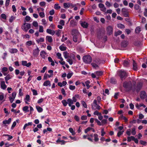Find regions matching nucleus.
<instances>
[{"mask_svg": "<svg viewBox=\"0 0 147 147\" xmlns=\"http://www.w3.org/2000/svg\"><path fill=\"white\" fill-rule=\"evenodd\" d=\"M72 34L74 35L73 40L74 42L79 43L81 41V36L77 30H73L72 31Z\"/></svg>", "mask_w": 147, "mask_h": 147, "instance_id": "obj_1", "label": "nucleus"}, {"mask_svg": "<svg viewBox=\"0 0 147 147\" xmlns=\"http://www.w3.org/2000/svg\"><path fill=\"white\" fill-rule=\"evenodd\" d=\"M117 74L120 76L122 80L125 79L127 77V74L124 70H119L117 72Z\"/></svg>", "mask_w": 147, "mask_h": 147, "instance_id": "obj_2", "label": "nucleus"}, {"mask_svg": "<svg viewBox=\"0 0 147 147\" xmlns=\"http://www.w3.org/2000/svg\"><path fill=\"white\" fill-rule=\"evenodd\" d=\"M83 61L87 64L90 63L92 61V58L89 55L84 56L83 58Z\"/></svg>", "mask_w": 147, "mask_h": 147, "instance_id": "obj_3", "label": "nucleus"}, {"mask_svg": "<svg viewBox=\"0 0 147 147\" xmlns=\"http://www.w3.org/2000/svg\"><path fill=\"white\" fill-rule=\"evenodd\" d=\"M30 24L25 22L22 26L21 28L24 31L26 32L31 27Z\"/></svg>", "mask_w": 147, "mask_h": 147, "instance_id": "obj_4", "label": "nucleus"}, {"mask_svg": "<svg viewBox=\"0 0 147 147\" xmlns=\"http://www.w3.org/2000/svg\"><path fill=\"white\" fill-rule=\"evenodd\" d=\"M123 86L124 88L127 89V91H129L131 89V81L125 82L124 83Z\"/></svg>", "mask_w": 147, "mask_h": 147, "instance_id": "obj_5", "label": "nucleus"}, {"mask_svg": "<svg viewBox=\"0 0 147 147\" xmlns=\"http://www.w3.org/2000/svg\"><path fill=\"white\" fill-rule=\"evenodd\" d=\"M40 50L39 48L37 47L36 49H34L33 51V55L34 57H37L38 55Z\"/></svg>", "mask_w": 147, "mask_h": 147, "instance_id": "obj_6", "label": "nucleus"}, {"mask_svg": "<svg viewBox=\"0 0 147 147\" xmlns=\"http://www.w3.org/2000/svg\"><path fill=\"white\" fill-rule=\"evenodd\" d=\"M40 55L41 58L45 59L47 57V53L44 51H42L40 52Z\"/></svg>", "mask_w": 147, "mask_h": 147, "instance_id": "obj_7", "label": "nucleus"}, {"mask_svg": "<svg viewBox=\"0 0 147 147\" xmlns=\"http://www.w3.org/2000/svg\"><path fill=\"white\" fill-rule=\"evenodd\" d=\"M16 95V93L15 92L12 93V96L9 97V100L11 103H12L14 101Z\"/></svg>", "mask_w": 147, "mask_h": 147, "instance_id": "obj_8", "label": "nucleus"}, {"mask_svg": "<svg viewBox=\"0 0 147 147\" xmlns=\"http://www.w3.org/2000/svg\"><path fill=\"white\" fill-rule=\"evenodd\" d=\"M22 65L26 66L28 67H30L31 65V63L30 62L27 63V61H22Z\"/></svg>", "mask_w": 147, "mask_h": 147, "instance_id": "obj_9", "label": "nucleus"}, {"mask_svg": "<svg viewBox=\"0 0 147 147\" xmlns=\"http://www.w3.org/2000/svg\"><path fill=\"white\" fill-rule=\"evenodd\" d=\"M0 85L1 88L3 90H5L7 87V86L5 84V82L3 81H1Z\"/></svg>", "mask_w": 147, "mask_h": 147, "instance_id": "obj_10", "label": "nucleus"}, {"mask_svg": "<svg viewBox=\"0 0 147 147\" xmlns=\"http://www.w3.org/2000/svg\"><path fill=\"white\" fill-rule=\"evenodd\" d=\"M146 95V94L144 91H141L140 94V97L142 99H144Z\"/></svg>", "mask_w": 147, "mask_h": 147, "instance_id": "obj_11", "label": "nucleus"}, {"mask_svg": "<svg viewBox=\"0 0 147 147\" xmlns=\"http://www.w3.org/2000/svg\"><path fill=\"white\" fill-rule=\"evenodd\" d=\"M73 59H75V58L74 55L72 56V58H69L67 60V61L68 62L70 65H71L73 63Z\"/></svg>", "mask_w": 147, "mask_h": 147, "instance_id": "obj_12", "label": "nucleus"}, {"mask_svg": "<svg viewBox=\"0 0 147 147\" xmlns=\"http://www.w3.org/2000/svg\"><path fill=\"white\" fill-rule=\"evenodd\" d=\"M113 28L112 27L109 26H108L107 28V31L109 35H111L113 32Z\"/></svg>", "mask_w": 147, "mask_h": 147, "instance_id": "obj_13", "label": "nucleus"}, {"mask_svg": "<svg viewBox=\"0 0 147 147\" xmlns=\"http://www.w3.org/2000/svg\"><path fill=\"white\" fill-rule=\"evenodd\" d=\"M121 11L125 16L127 17V16L128 9H127L125 8H122L121 9Z\"/></svg>", "mask_w": 147, "mask_h": 147, "instance_id": "obj_14", "label": "nucleus"}, {"mask_svg": "<svg viewBox=\"0 0 147 147\" xmlns=\"http://www.w3.org/2000/svg\"><path fill=\"white\" fill-rule=\"evenodd\" d=\"M142 86V83L139 82L137 85L136 91L137 92H139L141 89Z\"/></svg>", "mask_w": 147, "mask_h": 147, "instance_id": "obj_15", "label": "nucleus"}, {"mask_svg": "<svg viewBox=\"0 0 147 147\" xmlns=\"http://www.w3.org/2000/svg\"><path fill=\"white\" fill-rule=\"evenodd\" d=\"M46 40L50 43L52 42L53 41L52 37L51 36H46Z\"/></svg>", "mask_w": 147, "mask_h": 147, "instance_id": "obj_16", "label": "nucleus"}, {"mask_svg": "<svg viewBox=\"0 0 147 147\" xmlns=\"http://www.w3.org/2000/svg\"><path fill=\"white\" fill-rule=\"evenodd\" d=\"M47 32L52 35H53L55 34V31L49 29H47L46 30Z\"/></svg>", "mask_w": 147, "mask_h": 147, "instance_id": "obj_17", "label": "nucleus"}, {"mask_svg": "<svg viewBox=\"0 0 147 147\" xmlns=\"http://www.w3.org/2000/svg\"><path fill=\"white\" fill-rule=\"evenodd\" d=\"M133 69L135 71H137L138 70V66L137 64L134 60H133Z\"/></svg>", "mask_w": 147, "mask_h": 147, "instance_id": "obj_18", "label": "nucleus"}, {"mask_svg": "<svg viewBox=\"0 0 147 147\" xmlns=\"http://www.w3.org/2000/svg\"><path fill=\"white\" fill-rule=\"evenodd\" d=\"M18 51L16 49H9V52L13 54L14 53H16Z\"/></svg>", "mask_w": 147, "mask_h": 147, "instance_id": "obj_19", "label": "nucleus"}, {"mask_svg": "<svg viewBox=\"0 0 147 147\" xmlns=\"http://www.w3.org/2000/svg\"><path fill=\"white\" fill-rule=\"evenodd\" d=\"M11 119L10 118H9L8 120H5L3 121V123L4 124H9L11 123Z\"/></svg>", "mask_w": 147, "mask_h": 147, "instance_id": "obj_20", "label": "nucleus"}, {"mask_svg": "<svg viewBox=\"0 0 147 147\" xmlns=\"http://www.w3.org/2000/svg\"><path fill=\"white\" fill-rule=\"evenodd\" d=\"M130 61L129 60H125L123 61V65L125 67H127L129 65Z\"/></svg>", "mask_w": 147, "mask_h": 147, "instance_id": "obj_21", "label": "nucleus"}, {"mask_svg": "<svg viewBox=\"0 0 147 147\" xmlns=\"http://www.w3.org/2000/svg\"><path fill=\"white\" fill-rule=\"evenodd\" d=\"M56 142L57 143H61L60 144L61 145H63L65 144V143L66 142L65 141L63 140H61L60 138H59L56 141Z\"/></svg>", "mask_w": 147, "mask_h": 147, "instance_id": "obj_22", "label": "nucleus"}, {"mask_svg": "<svg viewBox=\"0 0 147 147\" xmlns=\"http://www.w3.org/2000/svg\"><path fill=\"white\" fill-rule=\"evenodd\" d=\"M59 49L61 51H64L66 50L67 47L65 46L64 44H62L59 46Z\"/></svg>", "mask_w": 147, "mask_h": 147, "instance_id": "obj_23", "label": "nucleus"}, {"mask_svg": "<svg viewBox=\"0 0 147 147\" xmlns=\"http://www.w3.org/2000/svg\"><path fill=\"white\" fill-rule=\"evenodd\" d=\"M34 43L31 40H29L27 41L26 43V45L27 46H30L32 45H34Z\"/></svg>", "mask_w": 147, "mask_h": 147, "instance_id": "obj_24", "label": "nucleus"}, {"mask_svg": "<svg viewBox=\"0 0 147 147\" xmlns=\"http://www.w3.org/2000/svg\"><path fill=\"white\" fill-rule=\"evenodd\" d=\"M67 102L69 106H71V105L73 104L74 102L71 99L69 98L67 99Z\"/></svg>", "mask_w": 147, "mask_h": 147, "instance_id": "obj_25", "label": "nucleus"}, {"mask_svg": "<svg viewBox=\"0 0 147 147\" xmlns=\"http://www.w3.org/2000/svg\"><path fill=\"white\" fill-rule=\"evenodd\" d=\"M43 86H51V82L49 80H47L43 84Z\"/></svg>", "mask_w": 147, "mask_h": 147, "instance_id": "obj_26", "label": "nucleus"}, {"mask_svg": "<svg viewBox=\"0 0 147 147\" xmlns=\"http://www.w3.org/2000/svg\"><path fill=\"white\" fill-rule=\"evenodd\" d=\"M81 25L84 28H87L88 26V23L85 22H82L81 23Z\"/></svg>", "mask_w": 147, "mask_h": 147, "instance_id": "obj_27", "label": "nucleus"}, {"mask_svg": "<svg viewBox=\"0 0 147 147\" xmlns=\"http://www.w3.org/2000/svg\"><path fill=\"white\" fill-rule=\"evenodd\" d=\"M93 134H88V137L87 138V139L90 141L92 142L93 141V140L91 138H92L93 136Z\"/></svg>", "mask_w": 147, "mask_h": 147, "instance_id": "obj_28", "label": "nucleus"}, {"mask_svg": "<svg viewBox=\"0 0 147 147\" xmlns=\"http://www.w3.org/2000/svg\"><path fill=\"white\" fill-rule=\"evenodd\" d=\"M36 108L37 111L39 113L42 112L43 111L42 108L39 106H36Z\"/></svg>", "mask_w": 147, "mask_h": 147, "instance_id": "obj_29", "label": "nucleus"}, {"mask_svg": "<svg viewBox=\"0 0 147 147\" xmlns=\"http://www.w3.org/2000/svg\"><path fill=\"white\" fill-rule=\"evenodd\" d=\"M92 108L93 109L95 110L96 108L98 110H100V107L99 105H92Z\"/></svg>", "mask_w": 147, "mask_h": 147, "instance_id": "obj_30", "label": "nucleus"}, {"mask_svg": "<svg viewBox=\"0 0 147 147\" xmlns=\"http://www.w3.org/2000/svg\"><path fill=\"white\" fill-rule=\"evenodd\" d=\"M93 136L94 138V140L95 142H97L98 141V136L97 134H94L93 135Z\"/></svg>", "mask_w": 147, "mask_h": 147, "instance_id": "obj_31", "label": "nucleus"}, {"mask_svg": "<svg viewBox=\"0 0 147 147\" xmlns=\"http://www.w3.org/2000/svg\"><path fill=\"white\" fill-rule=\"evenodd\" d=\"M63 6L65 8H69L70 7V3H63Z\"/></svg>", "mask_w": 147, "mask_h": 147, "instance_id": "obj_32", "label": "nucleus"}, {"mask_svg": "<svg viewBox=\"0 0 147 147\" xmlns=\"http://www.w3.org/2000/svg\"><path fill=\"white\" fill-rule=\"evenodd\" d=\"M36 41L38 43L40 42H43L44 41V38H40L39 39L36 40Z\"/></svg>", "mask_w": 147, "mask_h": 147, "instance_id": "obj_33", "label": "nucleus"}, {"mask_svg": "<svg viewBox=\"0 0 147 147\" xmlns=\"http://www.w3.org/2000/svg\"><path fill=\"white\" fill-rule=\"evenodd\" d=\"M32 125V122H28L27 123H26L23 127V129L25 130L26 128L29 126V125Z\"/></svg>", "mask_w": 147, "mask_h": 147, "instance_id": "obj_34", "label": "nucleus"}, {"mask_svg": "<svg viewBox=\"0 0 147 147\" xmlns=\"http://www.w3.org/2000/svg\"><path fill=\"white\" fill-rule=\"evenodd\" d=\"M13 77L12 76L9 74H8L7 75V76L5 77V80H9V79H11Z\"/></svg>", "mask_w": 147, "mask_h": 147, "instance_id": "obj_35", "label": "nucleus"}, {"mask_svg": "<svg viewBox=\"0 0 147 147\" xmlns=\"http://www.w3.org/2000/svg\"><path fill=\"white\" fill-rule=\"evenodd\" d=\"M37 10L39 13L40 12H41L42 11H44V9L40 7H39L37 8Z\"/></svg>", "mask_w": 147, "mask_h": 147, "instance_id": "obj_36", "label": "nucleus"}, {"mask_svg": "<svg viewBox=\"0 0 147 147\" xmlns=\"http://www.w3.org/2000/svg\"><path fill=\"white\" fill-rule=\"evenodd\" d=\"M55 32L56 35L58 36H59L61 33V30L59 29L55 30Z\"/></svg>", "mask_w": 147, "mask_h": 147, "instance_id": "obj_37", "label": "nucleus"}, {"mask_svg": "<svg viewBox=\"0 0 147 147\" xmlns=\"http://www.w3.org/2000/svg\"><path fill=\"white\" fill-rule=\"evenodd\" d=\"M95 74L98 76H100L103 74V72L101 71H97L95 72Z\"/></svg>", "mask_w": 147, "mask_h": 147, "instance_id": "obj_38", "label": "nucleus"}, {"mask_svg": "<svg viewBox=\"0 0 147 147\" xmlns=\"http://www.w3.org/2000/svg\"><path fill=\"white\" fill-rule=\"evenodd\" d=\"M70 25L72 26H74L76 25V22L73 20H71L70 22Z\"/></svg>", "mask_w": 147, "mask_h": 147, "instance_id": "obj_39", "label": "nucleus"}, {"mask_svg": "<svg viewBox=\"0 0 147 147\" xmlns=\"http://www.w3.org/2000/svg\"><path fill=\"white\" fill-rule=\"evenodd\" d=\"M134 139V137L133 136H131L130 137H128L127 138V140L128 142H130L131 140L133 141Z\"/></svg>", "mask_w": 147, "mask_h": 147, "instance_id": "obj_40", "label": "nucleus"}, {"mask_svg": "<svg viewBox=\"0 0 147 147\" xmlns=\"http://www.w3.org/2000/svg\"><path fill=\"white\" fill-rule=\"evenodd\" d=\"M90 82L89 80H87L85 82V83L86 85V88L87 89H88L90 87L89 85V84H90Z\"/></svg>", "mask_w": 147, "mask_h": 147, "instance_id": "obj_41", "label": "nucleus"}, {"mask_svg": "<svg viewBox=\"0 0 147 147\" xmlns=\"http://www.w3.org/2000/svg\"><path fill=\"white\" fill-rule=\"evenodd\" d=\"M79 95H76L72 97V100L74 102H76L77 101L76 98L78 97Z\"/></svg>", "mask_w": 147, "mask_h": 147, "instance_id": "obj_42", "label": "nucleus"}, {"mask_svg": "<svg viewBox=\"0 0 147 147\" xmlns=\"http://www.w3.org/2000/svg\"><path fill=\"white\" fill-rule=\"evenodd\" d=\"M69 131L73 135H74L76 133L74 131L73 129L72 128H69Z\"/></svg>", "mask_w": 147, "mask_h": 147, "instance_id": "obj_43", "label": "nucleus"}, {"mask_svg": "<svg viewBox=\"0 0 147 147\" xmlns=\"http://www.w3.org/2000/svg\"><path fill=\"white\" fill-rule=\"evenodd\" d=\"M54 8L56 10L60 9L61 8V7L59 5L58 3H56L54 5Z\"/></svg>", "mask_w": 147, "mask_h": 147, "instance_id": "obj_44", "label": "nucleus"}, {"mask_svg": "<svg viewBox=\"0 0 147 147\" xmlns=\"http://www.w3.org/2000/svg\"><path fill=\"white\" fill-rule=\"evenodd\" d=\"M8 70V69L6 67H3L2 68L1 70V72H6Z\"/></svg>", "mask_w": 147, "mask_h": 147, "instance_id": "obj_45", "label": "nucleus"}, {"mask_svg": "<svg viewBox=\"0 0 147 147\" xmlns=\"http://www.w3.org/2000/svg\"><path fill=\"white\" fill-rule=\"evenodd\" d=\"M28 108H29V107L28 106H26L24 107L22 109H23V111H25L26 112H27L29 111Z\"/></svg>", "mask_w": 147, "mask_h": 147, "instance_id": "obj_46", "label": "nucleus"}, {"mask_svg": "<svg viewBox=\"0 0 147 147\" xmlns=\"http://www.w3.org/2000/svg\"><path fill=\"white\" fill-rule=\"evenodd\" d=\"M73 73L72 72H69L67 75V78L68 79H69L71 78L72 75H73Z\"/></svg>", "mask_w": 147, "mask_h": 147, "instance_id": "obj_47", "label": "nucleus"}, {"mask_svg": "<svg viewBox=\"0 0 147 147\" xmlns=\"http://www.w3.org/2000/svg\"><path fill=\"white\" fill-rule=\"evenodd\" d=\"M141 31V28L139 27H137L135 29V32L136 33H138Z\"/></svg>", "mask_w": 147, "mask_h": 147, "instance_id": "obj_48", "label": "nucleus"}, {"mask_svg": "<svg viewBox=\"0 0 147 147\" xmlns=\"http://www.w3.org/2000/svg\"><path fill=\"white\" fill-rule=\"evenodd\" d=\"M117 27L120 28H125V26L123 24H117Z\"/></svg>", "mask_w": 147, "mask_h": 147, "instance_id": "obj_49", "label": "nucleus"}, {"mask_svg": "<svg viewBox=\"0 0 147 147\" xmlns=\"http://www.w3.org/2000/svg\"><path fill=\"white\" fill-rule=\"evenodd\" d=\"M94 61L97 64H99L100 63V60L99 58H96Z\"/></svg>", "mask_w": 147, "mask_h": 147, "instance_id": "obj_50", "label": "nucleus"}, {"mask_svg": "<svg viewBox=\"0 0 147 147\" xmlns=\"http://www.w3.org/2000/svg\"><path fill=\"white\" fill-rule=\"evenodd\" d=\"M107 120L106 119H103L101 121L102 125H104L107 123Z\"/></svg>", "mask_w": 147, "mask_h": 147, "instance_id": "obj_51", "label": "nucleus"}, {"mask_svg": "<svg viewBox=\"0 0 147 147\" xmlns=\"http://www.w3.org/2000/svg\"><path fill=\"white\" fill-rule=\"evenodd\" d=\"M39 16L41 18H44L45 17V14L44 11L40 12L39 13Z\"/></svg>", "mask_w": 147, "mask_h": 147, "instance_id": "obj_52", "label": "nucleus"}, {"mask_svg": "<svg viewBox=\"0 0 147 147\" xmlns=\"http://www.w3.org/2000/svg\"><path fill=\"white\" fill-rule=\"evenodd\" d=\"M4 98V95L3 93L2 92H0V100H3Z\"/></svg>", "mask_w": 147, "mask_h": 147, "instance_id": "obj_53", "label": "nucleus"}, {"mask_svg": "<svg viewBox=\"0 0 147 147\" xmlns=\"http://www.w3.org/2000/svg\"><path fill=\"white\" fill-rule=\"evenodd\" d=\"M131 133L133 135H134L136 134V129L135 128H133L132 129Z\"/></svg>", "mask_w": 147, "mask_h": 147, "instance_id": "obj_54", "label": "nucleus"}, {"mask_svg": "<svg viewBox=\"0 0 147 147\" xmlns=\"http://www.w3.org/2000/svg\"><path fill=\"white\" fill-rule=\"evenodd\" d=\"M10 0H6L5 2V6L6 7H7L9 5Z\"/></svg>", "mask_w": 147, "mask_h": 147, "instance_id": "obj_55", "label": "nucleus"}, {"mask_svg": "<svg viewBox=\"0 0 147 147\" xmlns=\"http://www.w3.org/2000/svg\"><path fill=\"white\" fill-rule=\"evenodd\" d=\"M62 103L63 105L65 107L66 106L68 103V102H67V101L65 100H63L62 101Z\"/></svg>", "mask_w": 147, "mask_h": 147, "instance_id": "obj_56", "label": "nucleus"}, {"mask_svg": "<svg viewBox=\"0 0 147 147\" xmlns=\"http://www.w3.org/2000/svg\"><path fill=\"white\" fill-rule=\"evenodd\" d=\"M95 121L97 123V124L98 125H102L101 122L99 121L98 119H95Z\"/></svg>", "mask_w": 147, "mask_h": 147, "instance_id": "obj_57", "label": "nucleus"}, {"mask_svg": "<svg viewBox=\"0 0 147 147\" xmlns=\"http://www.w3.org/2000/svg\"><path fill=\"white\" fill-rule=\"evenodd\" d=\"M0 17L1 18L4 20H6V19L7 16L5 14H2L1 15Z\"/></svg>", "mask_w": 147, "mask_h": 147, "instance_id": "obj_58", "label": "nucleus"}, {"mask_svg": "<svg viewBox=\"0 0 147 147\" xmlns=\"http://www.w3.org/2000/svg\"><path fill=\"white\" fill-rule=\"evenodd\" d=\"M15 17L13 16H11L9 18V22L11 23L15 19Z\"/></svg>", "mask_w": 147, "mask_h": 147, "instance_id": "obj_59", "label": "nucleus"}, {"mask_svg": "<svg viewBox=\"0 0 147 147\" xmlns=\"http://www.w3.org/2000/svg\"><path fill=\"white\" fill-rule=\"evenodd\" d=\"M121 118L123 120H124V121L127 123L128 121V119H127L126 117H125L123 116H122L121 117Z\"/></svg>", "mask_w": 147, "mask_h": 147, "instance_id": "obj_60", "label": "nucleus"}, {"mask_svg": "<svg viewBox=\"0 0 147 147\" xmlns=\"http://www.w3.org/2000/svg\"><path fill=\"white\" fill-rule=\"evenodd\" d=\"M57 58L58 59H61L62 60V58L61 57V55L60 53H58L57 54Z\"/></svg>", "mask_w": 147, "mask_h": 147, "instance_id": "obj_61", "label": "nucleus"}, {"mask_svg": "<svg viewBox=\"0 0 147 147\" xmlns=\"http://www.w3.org/2000/svg\"><path fill=\"white\" fill-rule=\"evenodd\" d=\"M32 25L35 27H36L38 26V24L36 21H34L32 23Z\"/></svg>", "mask_w": 147, "mask_h": 147, "instance_id": "obj_62", "label": "nucleus"}, {"mask_svg": "<svg viewBox=\"0 0 147 147\" xmlns=\"http://www.w3.org/2000/svg\"><path fill=\"white\" fill-rule=\"evenodd\" d=\"M63 55L64 57L66 59L68 57V53L67 52H65L63 53Z\"/></svg>", "mask_w": 147, "mask_h": 147, "instance_id": "obj_63", "label": "nucleus"}, {"mask_svg": "<svg viewBox=\"0 0 147 147\" xmlns=\"http://www.w3.org/2000/svg\"><path fill=\"white\" fill-rule=\"evenodd\" d=\"M92 128L90 127H88L85 130L84 132L85 133H87L88 132L91 130Z\"/></svg>", "mask_w": 147, "mask_h": 147, "instance_id": "obj_64", "label": "nucleus"}]
</instances>
